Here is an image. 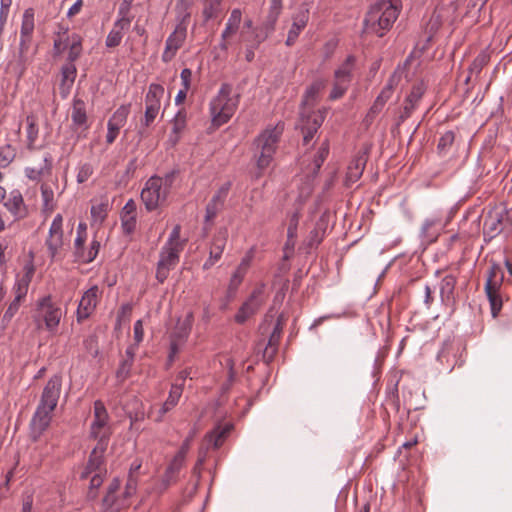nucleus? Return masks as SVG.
Returning <instances> with one entry per match:
<instances>
[{
    "label": "nucleus",
    "instance_id": "nucleus-1",
    "mask_svg": "<svg viewBox=\"0 0 512 512\" xmlns=\"http://www.w3.org/2000/svg\"><path fill=\"white\" fill-rule=\"evenodd\" d=\"M61 387L62 377L60 375H53L47 381L30 422V438L33 442H37L50 426L52 413L60 397Z\"/></svg>",
    "mask_w": 512,
    "mask_h": 512
},
{
    "label": "nucleus",
    "instance_id": "nucleus-2",
    "mask_svg": "<svg viewBox=\"0 0 512 512\" xmlns=\"http://www.w3.org/2000/svg\"><path fill=\"white\" fill-rule=\"evenodd\" d=\"M400 8V0H379L375 2L365 15L363 33L383 37L397 20Z\"/></svg>",
    "mask_w": 512,
    "mask_h": 512
},
{
    "label": "nucleus",
    "instance_id": "nucleus-3",
    "mask_svg": "<svg viewBox=\"0 0 512 512\" xmlns=\"http://www.w3.org/2000/svg\"><path fill=\"white\" fill-rule=\"evenodd\" d=\"M232 91L233 86L231 84L223 83L218 94L210 102V113L214 128L226 124L238 108L240 95H232Z\"/></svg>",
    "mask_w": 512,
    "mask_h": 512
},
{
    "label": "nucleus",
    "instance_id": "nucleus-4",
    "mask_svg": "<svg viewBox=\"0 0 512 512\" xmlns=\"http://www.w3.org/2000/svg\"><path fill=\"white\" fill-rule=\"evenodd\" d=\"M504 281V272L499 264L492 263L488 270L485 283V292L490 303L493 318L498 317L503 301L500 295V288Z\"/></svg>",
    "mask_w": 512,
    "mask_h": 512
},
{
    "label": "nucleus",
    "instance_id": "nucleus-5",
    "mask_svg": "<svg viewBox=\"0 0 512 512\" xmlns=\"http://www.w3.org/2000/svg\"><path fill=\"white\" fill-rule=\"evenodd\" d=\"M280 132L277 128L265 130L255 139L257 149H260V155L257 159V167L260 170L267 168L272 160L276 150V144L279 141Z\"/></svg>",
    "mask_w": 512,
    "mask_h": 512
},
{
    "label": "nucleus",
    "instance_id": "nucleus-6",
    "mask_svg": "<svg viewBox=\"0 0 512 512\" xmlns=\"http://www.w3.org/2000/svg\"><path fill=\"white\" fill-rule=\"evenodd\" d=\"M167 196V191L163 189V180L159 176L150 177L141 191V200L148 211L158 208Z\"/></svg>",
    "mask_w": 512,
    "mask_h": 512
},
{
    "label": "nucleus",
    "instance_id": "nucleus-7",
    "mask_svg": "<svg viewBox=\"0 0 512 512\" xmlns=\"http://www.w3.org/2000/svg\"><path fill=\"white\" fill-rule=\"evenodd\" d=\"M512 227V219L506 209H493L488 212L483 224L485 239L491 240L505 228Z\"/></svg>",
    "mask_w": 512,
    "mask_h": 512
},
{
    "label": "nucleus",
    "instance_id": "nucleus-8",
    "mask_svg": "<svg viewBox=\"0 0 512 512\" xmlns=\"http://www.w3.org/2000/svg\"><path fill=\"white\" fill-rule=\"evenodd\" d=\"M264 284L258 285L251 293L249 298L241 305L235 314V322L244 324L251 316L256 314L264 304Z\"/></svg>",
    "mask_w": 512,
    "mask_h": 512
},
{
    "label": "nucleus",
    "instance_id": "nucleus-9",
    "mask_svg": "<svg viewBox=\"0 0 512 512\" xmlns=\"http://www.w3.org/2000/svg\"><path fill=\"white\" fill-rule=\"evenodd\" d=\"M62 316L61 309L52 302L50 296L43 297L38 302L36 320H43L46 328L53 331L59 325Z\"/></svg>",
    "mask_w": 512,
    "mask_h": 512
},
{
    "label": "nucleus",
    "instance_id": "nucleus-10",
    "mask_svg": "<svg viewBox=\"0 0 512 512\" xmlns=\"http://www.w3.org/2000/svg\"><path fill=\"white\" fill-rule=\"evenodd\" d=\"M32 39L21 38L17 52L12 56V59L8 62L6 71L12 73L18 79H20L27 67L28 56L27 53L31 47Z\"/></svg>",
    "mask_w": 512,
    "mask_h": 512
},
{
    "label": "nucleus",
    "instance_id": "nucleus-11",
    "mask_svg": "<svg viewBox=\"0 0 512 512\" xmlns=\"http://www.w3.org/2000/svg\"><path fill=\"white\" fill-rule=\"evenodd\" d=\"M186 37L187 26L184 20H182L166 40L165 49L162 54V61L164 63H169L175 57L177 51L183 46Z\"/></svg>",
    "mask_w": 512,
    "mask_h": 512
},
{
    "label": "nucleus",
    "instance_id": "nucleus-12",
    "mask_svg": "<svg viewBox=\"0 0 512 512\" xmlns=\"http://www.w3.org/2000/svg\"><path fill=\"white\" fill-rule=\"evenodd\" d=\"M62 224V215L57 214L51 223L49 235L45 242L51 259L56 258L59 250L62 248L64 244Z\"/></svg>",
    "mask_w": 512,
    "mask_h": 512
},
{
    "label": "nucleus",
    "instance_id": "nucleus-13",
    "mask_svg": "<svg viewBox=\"0 0 512 512\" xmlns=\"http://www.w3.org/2000/svg\"><path fill=\"white\" fill-rule=\"evenodd\" d=\"M324 116L320 112H311L308 115H301L299 128L303 135V144L308 145L321 127Z\"/></svg>",
    "mask_w": 512,
    "mask_h": 512
},
{
    "label": "nucleus",
    "instance_id": "nucleus-14",
    "mask_svg": "<svg viewBox=\"0 0 512 512\" xmlns=\"http://www.w3.org/2000/svg\"><path fill=\"white\" fill-rule=\"evenodd\" d=\"M425 93V87L423 83L414 84L411 88L410 93L407 95L403 109L397 118L396 126L399 127L404 121H406L417 107L418 102Z\"/></svg>",
    "mask_w": 512,
    "mask_h": 512
},
{
    "label": "nucleus",
    "instance_id": "nucleus-15",
    "mask_svg": "<svg viewBox=\"0 0 512 512\" xmlns=\"http://www.w3.org/2000/svg\"><path fill=\"white\" fill-rule=\"evenodd\" d=\"M4 207L11 213L14 220H21L28 216V207L24 202L22 193L14 189L4 201Z\"/></svg>",
    "mask_w": 512,
    "mask_h": 512
},
{
    "label": "nucleus",
    "instance_id": "nucleus-16",
    "mask_svg": "<svg viewBox=\"0 0 512 512\" xmlns=\"http://www.w3.org/2000/svg\"><path fill=\"white\" fill-rule=\"evenodd\" d=\"M98 294L99 288L98 286H93L89 288L82 296L78 309H77V320L81 322L87 319L94 309L96 308L98 302Z\"/></svg>",
    "mask_w": 512,
    "mask_h": 512
},
{
    "label": "nucleus",
    "instance_id": "nucleus-17",
    "mask_svg": "<svg viewBox=\"0 0 512 512\" xmlns=\"http://www.w3.org/2000/svg\"><path fill=\"white\" fill-rule=\"evenodd\" d=\"M109 415L104 403L101 400L94 402V420L90 426V435L97 436L106 431H111L108 426Z\"/></svg>",
    "mask_w": 512,
    "mask_h": 512
},
{
    "label": "nucleus",
    "instance_id": "nucleus-18",
    "mask_svg": "<svg viewBox=\"0 0 512 512\" xmlns=\"http://www.w3.org/2000/svg\"><path fill=\"white\" fill-rule=\"evenodd\" d=\"M183 391L182 384H174L172 385L168 398L163 403V405L154 412L151 410L148 414V417L153 418L155 422H161L163 420L164 415L172 410L178 403Z\"/></svg>",
    "mask_w": 512,
    "mask_h": 512
},
{
    "label": "nucleus",
    "instance_id": "nucleus-19",
    "mask_svg": "<svg viewBox=\"0 0 512 512\" xmlns=\"http://www.w3.org/2000/svg\"><path fill=\"white\" fill-rule=\"evenodd\" d=\"M227 238V229L220 228L213 237L212 244L210 247V256L209 259L204 263L203 269H210L214 265V263L221 258V255L224 251L227 242Z\"/></svg>",
    "mask_w": 512,
    "mask_h": 512
},
{
    "label": "nucleus",
    "instance_id": "nucleus-20",
    "mask_svg": "<svg viewBox=\"0 0 512 512\" xmlns=\"http://www.w3.org/2000/svg\"><path fill=\"white\" fill-rule=\"evenodd\" d=\"M292 19L293 23L286 39L287 46H292L296 42L300 32L306 27L309 21L308 8L301 7L298 12L293 15Z\"/></svg>",
    "mask_w": 512,
    "mask_h": 512
},
{
    "label": "nucleus",
    "instance_id": "nucleus-21",
    "mask_svg": "<svg viewBox=\"0 0 512 512\" xmlns=\"http://www.w3.org/2000/svg\"><path fill=\"white\" fill-rule=\"evenodd\" d=\"M137 205L133 199H129L120 213L121 227L125 235L132 234L136 229Z\"/></svg>",
    "mask_w": 512,
    "mask_h": 512
},
{
    "label": "nucleus",
    "instance_id": "nucleus-22",
    "mask_svg": "<svg viewBox=\"0 0 512 512\" xmlns=\"http://www.w3.org/2000/svg\"><path fill=\"white\" fill-rule=\"evenodd\" d=\"M72 125L75 129L83 128L88 129V116L86 112L85 102L75 97L73 99L72 111H71Z\"/></svg>",
    "mask_w": 512,
    "mask_h": 512
},
{
    "label": "nucleus",
    "instance_id": "nucleus-23",
    "mask_svg": "<svg viewBox=\"0 0 512 512\" xmlns=\"http://www.w3.org/2000/svg\"><path fill=\"white\" fill-rule=\"evenodd\" d=\"M367 153L359 152L351 163L348 166L347 174H346V182L347 183H355L363 174L367 163Z\"/></svg>",
    "mask_w": 512,
    "mask_h": 512
},
{
    "label": "nucleus",
    "instance_id": "nucleus-24",
    "mask_svg": "<svg viewBox=\"0 0 512 512\" xmlns=\"http://www.w3.org/2000/svg\"><path fill=\"white\" fill-rule=\"evenodd\" d=\"M193 320L194 317L192 312H189L183 321L178 320L170 335V339L184 344L190 335Z\"/></svg>",
    "mask_w": 512,
    "mask_h": 512
},
{
    "label": "nucleus",
    "instance_id": "nucleus-25",
    "mask_svg": "<svg viewBox=\"0 0 512 512\" xmlns=\"http://www.w3.org/2000/svg\"><path fill=\"white\" fill-rule=\"evenodd\" d=\"M44 165L40 168L27 167L25 175L32 181H40L42 177L50 176L53 168V157L50 153H45L43 157Z\"/></svg>",
    "mask_w": 512,
    "mask_h": 512
},
{
    "label": "nucleus",
    "instance_id": "nucleus-26",
    "mask_svg": "<svg viewBox=\"0 0 512 512\" xmlns=\"http://www.w3.org/2000/svg\"><path fill=\"white\" fill-rule=\"evenodd\" d=\"M93 473H106L105 459L90 453L86 465L80 472L79 478L80 480H85Z\"/></svg>",
    "mask_w": 512,
    "mask_h": 512
},
{
    "label": "nucleus",
    "instance_id": "nucleus-27",
    "mask_svg": "<svg viewBox=\"0 0 512 512\" xmlns=\"http://www.w3.org/2000/svg\"><path fill=\"white\" fill-rule=\"evenodd\" d=\"M185 457L176 453L173 457L169 465L167 466L165 473L163 475V483L166 486H169L172 483H175L178 478V474L181 468L184 466Z\"/></svg>",
    "mask_w": 512,
    "mask_h": 512
},
{
    "label": "nucleus",
    "instance_id": "nucleus-28",
    "mask_svg": "<svg viewBox=\"0 0 512 512\" xmlns=\"http://www.w3.org/2000/svg\"><path fill=\"white\" fill-rule=\"evenodd\" d=\"M182 249L183 245L164 246L158 263L173 269L179 262V253Z\"/></svg>",
    "mask_w": 512,
    "mask_h": 512
},
{
    "label": "nucleus",
    "instance_id": "nucleus-29",
    "mask_svg": "<svg viewBox=\"0 0 512 512\" xmlns=\"http://www.w3.org/2000/svg\"><path fill=\"white\" fill-rule=\"evenodd\" d=\"M70 39L71 35L68 33V28H60V30L55 33L52 49V55L54 58L63 54L69 46Z\"/></svg>",
    "mask_w": 512,
    "mask_h": 512
},
{
    "label": "nucleus",
    "instance_id": "nucleus-30",
    "mask_svg": "<svg viewBox=\"0 0 512 512\" xmlns=\"http://www.w3.org/2000/svg\"><path fill=\"white\" fill-rule=\"evenodd\" d=\"M233 429V424L226 423L224 426H217L212 432L207 435L208 441L215 449H218Z\"/></svg>",
    "mask_w": 512,
    "mask_h": 512
},
{
    "label": "nucleus",
    "instance_id": "nucleus-31",
    "mask_svg": "<svg viewBox=\"0 0 512 512\" xmlns=\"http://www.w3.org/2000/svg\"><path fill=\"white\" fill-rule=\"evenodd\" d=\"M355 62H356L355 56H353V55L347 56V58L341 64V66L335 70L334 79L335 80H343L344 82L351 83L352 71H353Z\"/></svg>",
    "mask_w": 512,
    "mask_h": 512
},
{
    "label": "nucleus",
    "instance_id": "nucleus-32",
    "mask_svg": "<svg viewBox=\"0 0 512 512\" xmlns=\"http://www.w3.org/2000/svg\"><path fill=\"white\" fill-rule=\"evenodd\" d=\"M490 54L486 50H482L473 60L468 68L469 75L467 76L465 83H469L472 75L479 76L482 69L489 63Z\"/></svg>",
    "mask_w": 512,
    "mask_h": 512
},
{
    "label": "nucleus",
    "instance_id": "nucleus-33",
    "mask_svg": "<svg viewBox=\"0 0 512 512\" xmlns=\"http://www.w3.org/2000/svg\"><path fill=\"white\" fill-rule=\"evenodd\" d=\"M392 94L389 91V88H383L380 92V94L375 99L373 105L371 106L369 112L366 115V121H372L373 118L381 112L384 105L387 103V101L392 97Z\"/></svg>",
    "mask_w": 512,
    "mask_h": 512
},
{
    "label": "nucleus",
    "instance_id": "nucleus-34",
    "mask_svg": "<svg viewBox=\"0 0 512 512\" xmlns=\"http://www.w3.org/2000/svg\"><path fill=\"white\" fill-rule=\"evenodd\" d=\"M164 95V87L160 84L152 83L149 85L148 92L145 96V105L149 107L160 108L161 98Z\"/></svg>",
    "mask_w": 512,
    "mask_h": 512
},
{
    "label": "nucleus",
    "instance_id": "nucleus-35",
    "mask_svg": "<svg viewBox=\"0 0 512 512\" xmlns=\"http://www.w3.org/2000/svg\"><path fill=\"white\" fill-rule=\"evenodd\" d=\"M34 28V10L32 8H28L24 11L22 16L20 37L32 39Z\"/></svg>",
    "mask_w": 512,
    "mask_h": 512
},
{
    "label": "nucleus",
    "instance_id": "nucleus-36",
    "mask_svg": "<svg viewBox=\"0 0 512 512\" xmlns=\"http://www.w3.org/2000/svg\"><path fill=\"white\" fill-rule=\"evenodd\" d=\"M242 19V12L240 9L236 8L231 11L229 19L226 23V27L222 32V38H229L234 35L240 26Z\"/></svg>",
    "mask_w": 512,
    "mask_h": 512
},
{
    "label": "nucleus",
    "instance_id": "nucleus-37",
    "mask_svg": "<svg viewBox=\"0 0 512 512\" xmlns=\"http://www.w3.org/2000/svg\"><path fill=\"white\" fill-rule=\"evenodd\" d=\"M125 506V499L115 493L106 494L102 500V512H119Z\"/></svg>",
    "mask_w": 512,
    "mask_h": 512
},
{
    "label": "nucleus",
    "instance_id": "nucleus-38",
    "mask_svg": "<svg viewBox=\"0 0 512 512\" xmlns=\"http://www.w3.org/2000/svg\"><path fill=\"white\" fill-rule=\"evenodd\" d=\"M82 41V37L79 34H71V39L68 46L69 51L67 56V63L74 64V62L80 58L83 50Z\"/></svg>",
    "mask_w": 512,
    "mask_h": 512
},
{
    "label": "nucleus",
    "instance_id": "nucleus-39",
    "mask_svg": "<svg viewBox=\"0 0 512 512\" xmlns=\"http://www.w3.org/2000/svg\"><path fill=\"white\" fill-rule=\"evenodd\" d=\"M159 110L160 108L152 107V105L145 107L144 118L141 119L140 127L138 130V135L141 139L148 135L147 128L154 122L159 113Z\"/></svg>",
    "mask_w": 512,
    "mask_h": 512
},
{
    "label": "nucleus",
    "instance_id": "nucleus-40",
    "mask_svg": "<svg viewBox=\"0 0 512 512\" xmlns=\"http://www.w3.org/2000/svg\"><path fill=\"white\" fill-rule=\"evenodd\" d=\"M27 123V148L32 151L37 149L36 140L38 139L39 129L36 123V119L33 115L26 117Z\"/></svg>",
    "mask_w": 512,
    "mask_h": 512
},
{
    "label": "nucleus",
    "instance_id": "nucleus-41",
    "mask_svg": "<svg viewBox=\"0 0 512 512\" xmlns=\"http://www.w3.org/2000/svg\"><path fill=\"white\" fill-rule=\"evenodd\" d=\"M281 337L271 333L267 344H265L262 359L265 363L269 364L273 361L277 351Z\"/></svg>",
    "mask_w": 512,
    "mask_h": 512
},
{
    "label": "nucleus",
    "instance_id": "nucleus-42",
    "mask_svg": "<svg viewBox=\"0 0 512 512\" xmlns=\"http://www.w3.org/2000/svg\"><path fill=\"white\" fill-rule=\"evenodd\" d=\"M110 436L111 431H106L104 433L98 434L97 436H90V438L97 440V444L92 449L91 454L95 456H100L101 459H105L104 454L107 450Z\"/></svg>",
    "mask_w": 512,
    "mask_h": 512
},
{
    "label": "nucleus",
    "instance_id": "nucleus-43",
    "mask_svg": "<svg viewBox=\"0 0 512 512\" xmlns=\"http://www.w3.org/2000/svg\"><path fill=\"white\" fill-rule=\"evenodd\" d=\"M456 282V277L453 275H446L442 279L440 294L443 301H449L453 298Z\"/></svg>",
    "mask_w": 512,
    "mask_h": 512
},
{
    "label": "nucleus",
    "instance_id": "nucleus-44",
    "mask_svg": "<svg viewBox=\"0 0 512 512\" xmlns=\"http://www.w3.org/2000/svg\"><path fill=\"white\" fill-rule=\"evenodd\" d=\"M325 230H326V224H325L324 220L321 218L316 223L315 228L312 231H310L307 245L310 248L317 247L323 240Z\"/></svg>",
    "mask_w": 512,
    "mask_h": 512
},
{
    "label": "nucleus",
    "instance_id": "nucleus-45",
    "mask_svg": "<svg viewBox=\"0 0 512 512\" xmlns=\"http://www.w3.org/2000/svg\"><path fill=\"white\" fill-rule=\"evenodd\" d=\"M223 209V206L218 204L208 202L205 209V226L203 228V237H206L209 233L210 226L208 225L210 222L214 220V218L218 215V213Z\"/></svg>",
    "mask_w": 512,
    "mask_h": 512
},
{
    "label": "nucleus",
    "instance_id": "nucleus-46",
    "mask_svg": "<svg viewBox=\"0 0 512 512\" xmlns=\"http://www.w3.org/2000/svg\"><path fill=\"white\" fill-rule=\"evenodd\" d=\"M456 134L454 131H446L439 139L437 151L440 155H445L455 142Z\"/></svg>",
    "mask_w": 512,
    "mask_h": 512
},
{
    "label": "nucleus",
    "instance_id": "nucleus-47",
    "mask_svg": "<svg viewBox=\"0 0 512 512\" xmlns=\"http://www.w3.org/2000/svg\"><path fill=\"white\" fill-rule=\"evenodd\" d=\"M17 150L11 144L0 147V167H7L16 157Z\"/></svg>",
    "mask_w": 512,
    "mask_h": 512
},
{
    "label": "nucleus",
    "instance_id": "nucleus-48",
    "mask_svg": "<svg viewBox=\"0 0 512 512\" xmlns=\"http://www.w3.org/2000/svg\"><path fill=\"white\" fill-rule=\"evenodd\" d=\"M244 275V272H241V266H239L230 279V283L227 289L228 299L234 298L239 285L243 281Z\"/></svg>",
    "mask_w": 512,
    "mask_h": 512
},
{
    "label": "nucleus",
    "instance_id": "nucleus-49",
    "mask_svg": "<svg viewBox=\"0 0 512 512\" xmlns=\"http://www.w3.org/2000/svg\"><path fill=\"white\" fill-rule=\"evenodd\" d=\"M187 126V111L185 108L180 109L172 120V131L180 133L185 130Z\"/></svg>",
    "mask_w": 512,
    "mask_h": 512
},
{
    "label": "nucleus",
    "instance_id": "nucleus-50",
    "mask_svg": "<svg viewBox=\"0 0 512 512\" xmlns=\"http://www.w3.org/2000/svg\"><path fill=\"white\" fill-rule=\"evenodd\" d=\"M130 106V104H124L118 107L109 121L122 127L130 113Z\"/></svg>",
    "mask_w": 512,
    "mask_h": 512
},
{
    "label": "nucleus",
    "instance_id": "nucleus-51",
    "mask_svg": "<svg viewBox=\"0 0 512 512\" xmlns=\"http://www.w3.org/2000/svg\"><path fill=\"white\" fill-rule=\"evenodd\" d=\"M325 86L326 81L324 79H316L315 81H313L305 91V99L303 103H306L310 99H314L318 95V93L325 88Z\"/></svg>",
    "mask_w": 512,
    "mask_h": 512
},
{
    "label": "nucleus",
    "instance_id": "nucleus-52",
    "mask_svg": "<svg viewBox=\"0 0 512 512\" xmlns=\"http://www.w3.org/2000/svg\"><path fill=\"white\" fill-rule=\"evenodd\" d=\"M232 183L230 181L225 182L213 195L210 202L218 204L224 207L227 195L231 189Z\"/></svg>",
    "mask_w": 512,
    "mask_h": 512
},
{
    "label": "nucleus",
    "instance_id": "nucleus-53",
    "mask_svg": "<svg viewBox=\"0 0 512 512\" xmlns=\"http://www.w3.org/2000/svg\"><path fill=\"white\" fill-rule=\"evenodd\" d=\"M350 83L343 80H334L333 88L329 94V99L334 101L340 99L348 90Z\"/></svg>",
    "mask_w": 512,
    "mask_h": 512
},
{
    "label": "nucleus",
    "instance_id": "nucleus-54",
    "mask_svg": "<svg viewBox=\"0 0 512 512\" xmlns=\"http://www.w3.org/2000/svg\"><path fill=\"white\" fill-rule=\"evenodd\" d=\"M40 190L44 207H50L54 199V191L52 184H50L48 181H45L41 184Z\"/></svg>",
    "mask_w": 512,
    "mask_h": 512
},
{
    "label": "nucleus",
    "instance_id": "nucleus-55",
    "mask_svg": "<svg viewBox=\"0 0 512 512\" xmlns=\"http://www.w3.org/2000/svg\"><path fill=\"white\" fill-rule=\"evenodd\" d=\"M77 75V68L75 64L66 63L61 68V81L74 83Z\"/></svg>",
    "mask_w": 512,
    "mask_h": 512
},
{
    "label": "nucleus",
    "instance_id": "nucleus-56",
    "mask_svg": "<svg viewBox=\"0 0 512 512\" xmlns=\"http://www.w3.org/2000/svg\"><path fill=\"white\" fill-rule=\"evenodd\" d=\"M100 242L96 239L92 240L89 249L87 252H84V255H82V262L81 263H91L95 258L97 257L99 250H100Z\"/></svg>",
    "mask_w": 512,
    "mask_h": 512
},
{
    "label": "nucleus",
    "instance_id": "nucleus-57",
    "mask_svg": "<svg viewBox=\"0 0 512 512\" xmlns=\"http://www.w3.org/2000/svg\"><path fill=\"white\" fill-rule=\"evenodd\" d=\"M133 362L131 359H123L116 371V377L120 381L126 380L129 375L132 368Z\"/></svg>",
    "mask_w": 512,
    "mask_h": 512
},
{
    "label": "nucleus",
    "instance_id": "nucleus-58",
    "mask_svg": "<svg viewBox=\"0 0 512 512\" xmlns=\"http://www.w3.org/2000/svg\"><path fill=\"white\" fill-rule=\"evenodd\" d=\"M328 154H329V144H328V141L326 140L320 146V148L317 152V155L314 159V165H315L316 170H319L321 168V166L324 163V161L326 160Z\"/></svg>",
    "mask_w": 512,
    "mask_h": 512
},
{
    "label": "nucleus",
    "instance_id": "nucleus-59",
    "mask_svg": "<svg viewBox=\"0 0 512 512\" xmlns=\"http://www.w3.org/2000/svg\"><path fill=\"white\" fill-rule=\"evenodd\" d=\"M108 203H100L91 207V216L100 222H103L107 217Z\"/></svg>",
    "mask_w": 512,
    "mask_h": 512
},
{
    "label": "nucleus",
    "instance_id": "nucleus-60",
    "mask_svg": "<svg viewBox=\"0 0 512 512\" xmlns=\"http://www.w3.org/2000/svg\"><path fill=\"white\" fill-rule=\"evenodd\" d=\"M122 33H120V30L112 29L107 38H106V46L108 48H114L120 45L122 41Z\"/></svg>",
    "mask_w": 512,
    "mask_h": 512
},
{
    "label": "nucleus",
    "instance_id": "nucleus-61",
    "mask_svg": "<svg viewBox=\"0 0 512 512\" xmlns=\"http://www.w3.org/2000/svg\"><path fill=\"white\" fill-rule=\"evenodd\" d=\"M20 302L21 301H17L16 298H14V300L10 303V305L8 306L7 310L5 311L3 317H2V322L4 324H8L11 319L14 317V315L16 314V312L18 311L19 307H20Z\"/></svg>",
    "mask_w": 512,
    "mask_h": 512
},
{
    "label": "nucleus",
    "instance_id": "nucleus-62",
    "mask_svg": "<svg viewBox=\"0 0 512 512\" xmlns=\"http://www.w3.org/2000/svg\"><path fill=\"white\" fill-rule=\"evenodd\" d=\"M86 237L84 235H77L74 242V256L77 261L82 262V255H84V244Z\"/></svg>",
    "mask_w": 512,
    "mask_h": 512
},
{
    "label": "nucleus",
    "instance_id": "nucleus-63",
    "mask_svg": "<svg viewBox=\"0 0 512 512\" xmlns=\"http://www.w3.org/2000/svg\"><path fill=\"white\" fill-rule=\"evenodd\" d=\"M178 174H179V170L173 169L170 172L166 173L164 175V177H161L163 180V189L165 191H167L168 194H169L170 189L173 186L174 181H175L176 177L178 176Z\"/></svg>",
    "mask_w": 512,
    "mask_h": 512
},
{
    "label": "nucleus",
    "instance_id": "nucleus-64",
    "mask_svg": "<svg viewBox=\"0 0 512 512\" xmlns=\"http://www.w3.org/2000/svg\"><path fill=\"white\" fill-rule=\"evenodd\" d=\"M85 349L94 357L98 355V342L97 337L92 335L84 340Z\"/></svg>",
    "mask_w": 512,
    "mask_h": 512
}]
</instances>
